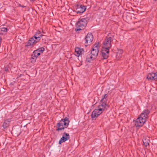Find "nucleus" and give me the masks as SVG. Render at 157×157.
Masks as SVG:
<instances>
[{
	"label": "nucleus",
	"instance_id": "obj_1",
	"mask_svg": "<svg viewBox=\"0 0 157 157\" xmlns=\"http://www.w3.org/2000/svg\"><path fill=\"white\" fill-rule=\"evenodd\" d=\"M101 102V104L98 106L97 108L95 109L92 112L91 117L93 119L96 118L101 114L107 105L106 103L105 102Z\"/></svg>",
	"mask_w": 157,
	"mask_h": 157
},
{
	"label": "nucleus",
	"instance_id": "obj_2",
	"mask_svg": "<svg viewBox=\"0 0 157 157\" xmlns=\"http://www.w3.org/2000/svg\"><path fill=\"white\" fill-rule=\"evenodd\" d=\"M69 121L68 118L65 117L64 119H61L56 125V130L59 131L64 129L68 126Z\"/></svg>",
	"mask_w": 157,
	"mask_h": 157
},
{
	"label": "nucleus",
	"instance_id": "obj_3",
	"mask_svg": "<svg viewBox=\"0 0 157 157\" xmlns=\"http://www.w3.org/2000/svg\"><path fill=\"white\" fill-rule=\"evenodd\" d=\"M87 23V21L85 18L79 19L76 25L75 30L76 32L84 29Z\"/></svg>",
	"mask_w": 157,
	"mask_h": 157
},
{
	"label": "nucleus",
	"instance_id": "obj_4",
	"mask_svg": "<svg viewBox=\"0 0 157 157\" xmlns=\"http://www.w3.org/2000/svg\"><path fill=\"white\" fill-rule=\"evenodd\" d=\"M112 41L113 36L109 35H108L103 42L102 48L109 49L112 46L111 42Z\"/></svg>",
	"mask_w": 157,
	"mask_h": 157
},
{
	"label": "nucleus",
	"instance_id": "obj_5",
	"mask_svg": "<svg viewBox=\"0 0 157 157\" xmlns=\"http://www.w3.org/2000/svg\"><path fill=\"white\" fill-rule=\"evenodd\" d=\"M146 121L144 119L139 116L135 121V125L137 127H142L146 122Z\"/></svg>",
	"mask_w": 157,
	"mask_h": 157
},
{
	"label": "nucleus",
	"instance_id": "obj_6",
	"mask_svg": "<svg viewBox=\"0 0 157 157\" xmlns=\"http://www.w3.org/2000/svg\"><path fill=\"white\" fill-rule=\"evenodd\" d=\"M147 78L148 80H157V71L155 73H151L148 74L147 77Z\"/></svg>",
	"mask_w": 157,
	"mask_h": 157
},
{
	"label": "nucleus",
	"instance_id": "obj_7",
	"mask_svg": "<svg viewBox=\"0 0 157 157\" xmlns=\"http://www.w3.org/2000/svg\"><path fill=\"white\" fill-rule=\"evenodd\" d=\"M70 136L69 134L66 132H64L63 133V136L59 140V144H61L62 143H63L69 139Z\"/></svg>",
	"mask_w": 157,
	"mask_h": 157
},
{
	"label": "nucleus",
	"instance_id": "obj_8",
	"mask_svg": "<svg viewBox=\"0 0 157 157\" xmlns=\"http://www.w3.org/2000/svg\"><path fill=\"white\" fill-rule=\"evenodd\" d=\"M94 37L92 33H88L85 38V44H90L93 40Z\"/></svg>",
	"mask_w": 157,
	"mask_h": 157
},
{
	"label": "nucleus",
	"instance_id": "obj_9",
	"mask_svg": "<svg viewBox=\"0 0 157 157\" xmlns=\"http://www.w3.org/2000/svg\"><path fill=\"white\" fill-rule=\"evenodd\" d=\"M109 49L102 48L101 53V56L104 59H107L109 55Z\"/></svg>",
	"mask_w": 157,
	"mask_h": 157
},
{
	"label": "nucleus",
	"instance_id": "obj_10",
	"mask_svg": "<svg viewBox=\"0 0 157 157\" xmlns=\"http://www.w3.org/2000/svg\"><path fill=\"white\" fill-rule=\"evenodd\" d=\"M43 36H44V35L42 34L41 32L40 31H38L36 32L34 36L33 37L36 41L38 42L40 40L41 37Z\"/></svg>",
	"mask_w": 157,
	"mask_h": 157
},
{
	"label": "nucleus",
	"instance_id": "obj_11",
	"mask_svg": "<svg viewBox=\"0 0 157 157\" xmlns=\"http://www.w3.org/2000/svg\"><path fill=\"white\" fill-rule=\"evenodd\" d=\"M149 113L150 111L149 110L145 109L143 111L140 116L146 121L148 117Z\"/></svg>",
	"mask_w": 157,
	"mask_h": 157
},
{
	"label": "nucleus",
	"instance_id": "obj_12",
	"mask_svg": "<svg viewBox=\"0 0 157 157\" xmlns=\"http://www.w3.org/2000/svg\"><path fill=\"white\" fill-rule=\"evenodd\" d=\"M38 42L33 37L30 39L27 42L25 43V46L28 47L33 45L34 44H36Z\"/></svg>",
	"mask_w": 157,
	"mask_h": 157
},
{
	"label": "nucleus",
	"instance_id": "obj_13",
	"mask_svg": "<svg viewBox=\"0 0 157 157\" xmlns=\"http://www.w3.org/2000/svg\"><path fill=\"white\" fill-rule=\"evenodd\" d=\"M86 9V7L85 6L81 5L78 6L76 10L77 13H83Z\"/></svg>",
	"mask_w": 157,
	"mask_h": 157
},
{
	"label": "nucleus",
	"instance_id": "obj_14",
	"mask_svg": "<svg viewBox=\"0 0 157 157\" xmlns=\"http://www.w3.org/2000/svg\"><path fill=\"white\" fill-rule=\"evenodd\" d=\"M83 51L82 48H75V55L77 56H79L82 54Z\"/></svg>",
	"mask_w": 157,
	"mask_h": 157
},
{
	"label": "nucleus",
	"instance_id": "obj_15",
	"mask_svg": "<svg viewBox=\"0 0 157 157\" xmlns=\"http://www.w3.org/2000/svg\"><path fill=\"white\" fill-rule=\"evenodd\" d=\"M40 55V53L38 52L37 50H36L33 51V54L31 55L32 58L31 59H34V60L35 61L37 58Z\"/></svg>",
	"mask_w": 157,
	"mask_h": 157
},
{
	"label": "nucleus",
	"instance_id": "obj_16",
	"mask_svg": "<svg viewBox=\"0 0 157 157\" xmlns=\"http://www.w3.org/2000/svg\"><path fill=\"white\" fill-rule=\"evenodd\" d=\"M92 50L90 54L92 55V56L94 57V58L95 59L98 55L99 50L95 49L92 48Z\"/></svg>",
	"mask_w": 157,
	"mask_h": 157
},
{
	"label": "nucleus",
	"instance_id": "obj_17",
	"mask_svg": "<svg viewBox=\"0 0 157 157\" xmlns=\"http://www.w3.org/2000/svg\"><path fill=\"white\" fill-rule=\"evenodd\" d=\"M143 142L144 145L145 147H147L149 145V143L150 142V140L149 138L148 137H144L143 140Z\"/></svg>",
	"mask_w": 157,
	"mask_h": 157
},
{
	"label": "nucleus",
	"instance_id": "obj_18",
	"mask_svg": "<svg viewBox=\"0 0 157 157\" xmlns=\"http://www.w3.org/2000/svg\"><path fill=\"white\" fill-rule=\"evenodd\" d=\"M95 59L93 56H92V55L90 53L87 55L86 59V61L88 62H90L91 60H93Z\"/></svg>",
	"mask_w": 157,
	"mask_h": 157
},
{
	"label": "nucleus",
	"instance_id": "obj_19",
	"mask_svg": "<svg viewBox=\"0 0 157 157\" xmlns=\"http://www.w3.org/2000/svg\"><path fill=\"white\" fill-rule=\"evenodd\" d=\"M7 31V28L5 27H0V35L4 34Z\"/></svg>",
	"mask_w": 157,
	"mask_h": 157
},
{
	"label": "nucleus",
	"instance_id": "obj_20",
	"mask_svg": "<svg viewBox=\"0 0 157 157\" xmlns=\"http://www.w3.org/2000/svg\"><path fill=\"white\" fill-rule=\"evenodd\" d=\"M108 95L107 94H105L104 95V97L101 100V102H105V103H106L107 101V98Z\"/></svg>",
	"mask_w": 157,
	"mask_h": 157
},
{
	"label": "nucleus",
	"instance_id": "obj_21",
	"mask_svg": "<svg viewBox=\"0 0 157 157\" xmlns=\"http://www.w3.org/2000/svg\"><path fill=\"white\" fill-rule=\"evenodd\" d=\"M100 47V45L99 44V42L96 43L93 47L92 48L95 49L97 50H99V48Z\"/></svg>",
	"mask_w": 157,
	"mask_h": 157
},
{
	"label": "nucleus",
	"instance_id": "obj_22",
	"mask_svg": "<svg viewBox=\"0 0 157 157\" xmlns=\"http://www.w3.org/2000/svg\"><path fill=\"white\" fill-rule=\"evenodd\" d=\"M9 121H5L3 124L2 126L5 129L6 128L8 127L9 126Z\"/></svg>",
	"mask_w": 157,
	"mask_h": 157
},
{
	"label": "nucleus",
	"instance_id": "obj_23",
	"mask_svg": "<svg viewBox=\"0 0 157 157\" xmlns=\"http://www.w3.org/2000/svg\"><path fill=\"white\" fill-rule=\"evenodd\" d=\"M37 51L40 53H42L44 51L45 49L44 47H41L36 49Z\"/></svg>",
	"mask_w": 157,
	"mask_h": 157
},
{
	"label": "nucleus",
	"instance_id": "obj_24",
	"mask_svg": "<svg viewBox=\"0 0 157 157\" xmlns=\"http://www.w3.org/2000/svg\"><path fill=\"white\" fill-rule=\"evenodd\" d=\"M5 71H9V70L8 68H5Z\"/></svg>",
	"mask_w": 157,
	"mask_h": 157
},
{
	"label": "nucleus",
	"instance_id": "obj_25",
	"mask_svg": "<svg viewBox=\"0 0 157 157\" xmlns=\"http://www.w3.org/2000/svg\"><path fill=\"white\" fill-rule=\"evenodd\" d=\"M103 108V107H101L100 108Z\"/></svg>",
	"mask_w": 157,
	"mask_h": 157
},
{
	"label": "nucleus",
	"instance_id": "obj_26",
	"mask_svg": "<svg viewBox=\"0 0 157 157\" xmlns=\"http://www.w3.org/2000/svg\"><path fill=\"white\" fill-rule=\"evenodd\" d=\"M154 0V1H157V0Z\"/></svg>",
	"mask_w": 157,
	"mask_h": 157
},
{
	"label": "nucleus",
	"instance_id": "obj_27",
	"mask_svg": "<svg viewBox=\"0 0 157 157\" xmlns=\"http://www.w3.org/2000/svg\"><path fill=\"white\" fill-rule=\"evenodd\" d=\"M33 0H30L31 1H33Z\"/></svg>",
	"mask_w": 157,
	"mask_h": 157
}]
</instances>
